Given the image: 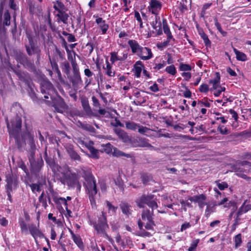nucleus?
I'll return each instance as SVG.
<instances>
[{
	"instance_id": "obj_1",
	"label": "nucleus",
	"mask_w": 251,
	"mask_h": 251,
	"mask_svg": "<svg viewBox=\"0 0 251 251\" xmlns=\"http://www.w3.org/2000/svg\"><path fill=\"white\" fill-rule=\"evenodd\" d=\"M41 91L44 95V98L51 100L52 106L58 112L62 113L66 108V105L63 99L57 95L52 84L47 80H43L41 83Z\"/></svg>"
},
{
	"instance_id": "obj_2",
	"label": "nucleus",
	"mask_w": 251,
	"mask_h": 251,
	"mask_svg": "<svg viewBox=\"0 0 251 251\" xmlns=\"http://www.w3.org/2000/svg\"><path fill=\"white\" fill-rule=\"evenodd\" d=\"M82 176L86 182L84 183L86 190L89 195V200L93 208H96V202L95 196L98 191L96 186V180L93 175L89 172H83Z\"/></svg>"
},
{
	"instance_id": "obj_3",
	"label": "nucleus",
	"mask_w": 251,
	"mask_h": 251,
	"mask_svg": "<svg viewBox=\"0 0 251 251\" xmlns=\"http://www.w3.org/2000/svg\"><path fill=\"white\" fill-rule=\"evenodd\" d=\"M45 155L46 162L50 164V167L52 171L57 175H61L60 179L64 177H68L73 174L71 173L70 168L67 166H63L60 167L57 164H55L53 161L50 162L47 159V146L46 145L45 150Z\"/></svg>"
},
{
	"instance_id": "obj_4",
	"label": "nucleus",
	"mask_w": 251,
	"mask_h": 251,
	"mask_svg": "<svg viewBox=\"0 0 251 251\" xmlns=\"http://www.w3.org/2000/svg\"><path fill=\"white\" fill-rule=\"evenodd\" d=\"M7 126L10 136H12L17 140L21 130L22 125L21 116L17 115L15 118L12 119L10 122L6 119Z\"/></svg>"
},
{
	"instance_id": "obj_5",
	"label": "nucleus",
	"mask_w": 251,
	"mask_h": 251,
	"mask_svg": "<svg viewBox=\"0 0 251 251\" xmlns=\"http://www.w3.org/2000/svg\"><path fill=\"white\" fill-rule=\"evenodd\" d=\"M90 224L93 226L98 234H103L108 228L105 214L102 212L101 215L98 219L90 221Z\"/></svg>"
},
{
	"instance_id": "obj_6",
	"label": "nucleus",
	"mask_w": 251,
	"mask_h": 251,
	"mask_svg": "<svg viewBox=\"0 0 251 251\" xmlns=\"http://www.w3.org/2000/svg\"><path fill=\"white\" fill-rule=\"evenodd\" d=\"M18 187V178L12 175H8L6 176V192L8 196V200L12 202V195Z\"/></svg>"
},
{
	"instance_id": "obj_7",
	"label": "nucleus",
	"mask_w": 251,
	"mask_h": 251,
	"mask_svg": "<svg viewBox=\"0 0 251 251\" xmlns=\"http://www.w3.org/2000/svg\"><path fill=\"white\" fill-rule=\"evenodd\" d=\"M246 173L251 172V163L248 161H243L237 164L233 168V171L237 176L248 180H251V177L243 173V170Z\"/></svg>"
},
{
	"instance_id": "obj_8",
	"label": "nucleus",
	"mask_w": 251,
	"mask_h": 251,
	"mask_svg": "<svg viewBox=\"0 0 251 251\" xmlns=\"http://www.w3.org/2000/svg\"><path fill=\"white\" fill-rule=\"evenodd\" d=\"M61 182L64 185H67L69 189L75 188L77 191L81 189V184L78 180V178L75 174H73L68 177L61 179Z\"/></svg>"
},
{
	"instance_id": "obj_9",
	"label": "nucleus",
	"mask_w": 251,
	"mask_h": 251,
	"mask_svg": "<svg viewBox=\"0 0 251 251\" xmlns=\"http://www.w3.org/2000/svg\"><path fill=\"white\" fill-rule=\"evenodd\" d=\"M153 196L152 195L147 196H143L136 201L137 205L140 207H144L145 204L148 205L152 209L157 207V204L156 201L153 200Z\"/></svg>"
},
{
	"instance_id": "obj_10",
	"label": "nucleus",
	"mask_w": 251,
	"mask_h": 251,
	"mask_svg": "<svg viewBox=\"0 0 251 251\" xmlns=\"http://www.w3.org/2000/svg\"><path fill=\"white\" fill-rule=\"evenodd\" d=\"M162 4L159 0H150L148 9L151 14L155 16V21L157 23L160 20L158 14L162 8Z\"/></svg>"
},
{
	"instance_id": "obj_11",
	"label": "nucleus",
	"mask_w": 251,
	"mask_h": 251,
	"mask_svg": "<svg viewBox=\"0 0 251 251\" xmlns=\"http://www.w3.org/2000/svg\"><path fill=\"white\" fill-rule=\"evenodd\" d=\"M216 76L215 78L210 80L209 84L212 87L211 90H215L214 95L215 97H218L220 95L222 92L225 91L226 89L224 87L220 85V76L218 73L216 74Z\"/></svg>"
},
{
	"instance_id": "obj_12",
	"label": "nucleus",
	"mask_w": 251,
	"mask_h": 251,
	"mask_svg": "<svg viewBox=\"0 0 251 251\" xmlns=\"http://www.w3.org/2000/svg\"><path fill=\"white\" fill-rule=\"evenodd\" d=\"M130 143L133 147H146L151 150L154 149V147L148 142V140L146 138L137 137L131 140Z\"/></svg>"
},
{
	"instance_id": "obj_13",
	"label": "nucleus",
	"mask_w": 251,
	"mask_h": 251,
	"mask_svg": "<svg viewBox=\"0 0 251 251\" xmlns=\"http://www.w3.org/2000/svg\"><path fill=\"white\" fill-rule=\"evenodd\" d=\"M137 55L143 60H148L153 57V54L151 49L147 47H143Z\"/></svg>"
},
{
	"instance_id": "obj_14",
	"label": "nucleus",
	"mask_w": 251,
	"mask_h": 251,
	"mask_svg": "<svg viewBox=\"0 0 251 251\" xmlns=\"http://www.w3.org/2000/svg\"><path fill=\"white\" fill-rule=\"evenodd\" d=\"M28 229L31 235L33 236L36 242H37V238H42L44 234L39 229V224L37 226L33 224H30L28 226Z\"/></svg>"
},
{
	"instance_id": "obj_15",
	"label": "nucleus",
	"mask_w": 251,
	"mask_h": 251,
	"mask_svg": "<svg viewBox=\"0 0 251 251\" xmlns=\"http://www.w3.org/2000/svg\"><path fill=\"white\" fill-rule=\"evenodd\" d=\"M206 198V197L204 195L201 194L190 197L189 198V200L192 202L198 203L200 208H202L204 205L206 204L205 203Z\"/></svg>"
},
{
	"instance_id": "obj_16",
	"label": "nucleus",
	"mask_w": 251,
	"mask_h": 251,
	"mask_svg": "<svg viewBox=\"0 0 251 251\" xmlns=\"http://www.w3.org/2000/svg\"><path fill=\"white\" fill-rule=\"evenodd\" d=\"M127 57V53L124 52L122 53V55H119L118 52L113 51L110 53V60L112 64H114L117 61H124Z\"/></svg>"
},
{
	"instance_id": "obj_17",
	"label": "nucleus",
	"mask_w": 251,
	"mask_h": 251,
	"mask_svg": "<svg viewBox=\"0 0 251 251\" xmlns=\"http://www.w3.org/2000/svg\"><path fill=\"white\" fill-rule=\"evenodd\" d=\"M128 44L131 49V52L136 55L138 54L143 47L139 45L137 41L135 40H129L128 41Z\"/></svg>"
},
{
	"instance_id": "obj_18",
	"label": "nucleus",
	"mask_w": 251,
	"mask_h": 251,
	"mask_svg": "<svg viewBox=\"0 0 251 251\" xmlns=\"http://www.w3.org/2000/svg\"><path fill=\"white\" fill-rule=\"evenodd\" d=\"M218 206H222L224 208L229 209L231 207L237 208L234 201H229L227 198H224L217 203Z\"/></svg>"
},
{
	"instance_id": "obj_19",
	"label": "nucleus",
	"mask_w": 251,
	"mask_h": 251,
	"mask_svg": "<svg viewBox=\"0 0 251 251\" xmlns=\"http://www.w3.org/2000/svg\"><path fill=\"white\" fill-rule=\"evenodd\" d=\"M66 149L69 154L71 159L78 161H81V157L78 153L74 150L73 147L71 145H66Z\"/></svg>"
},
{
	"instance_id": "obj_20",
	"label": "nucleus",
	"mask_w": 251,
	"mask_h": 251,
	"mask_svg": "<svg viewBox=\"0 0 251 251\" xmlns=\"http://www.w3.org/2000/svg\"><path fill=\"white\" fill-rule=\"evenodd\" d=\"M163 28L164 33L167 36V39L169 41L172 42L175 41V38L172 34L170 29L168 25L167 20L165 19H163Z\"/></svg>"
},
{
	"instance_id": "obj_21",
	"label": "nucleus",
	"mask_w": 251,
	"mask_h": 251,
	"mask_svg": "<svg viewBox=\"0 0 251 251\" xmlns=\"http://www.w3.org/2000/svg\"><path fill=\"white\" fill-rule=\"evenodd\" d=\"M96 23L98 25L101 31V34H106L109 28V25L106 23L105 21L103 20L101 18H98L96 20Z\"/></svg>"
},
{
	"instance_id": "obj_22",
	"label": "nucleus",
	"mask_w": 251,
	"mask_h": 251,
	"mask_svg": "<svg viewBox=\"0 0 251 251\" xmlns=\"http://www.w3.org/2000/svg\"><path fill=\"white\" fill-rule=\"evenodd\" d=\"M205 205L206 206L205 210V216L206 217H208L212 213H214L215 211L216 206H218V204L214 201L206 203Z\"/></svg>"
},
{
	"instance_id": "obj_23",
	"label": "nucleus",
	"mask_w": 251,
	"mask_h": 251,
	"mask_svg": "<svg viewBox=\"0 0 251 251\" xmlns=\"http://www.w3.org/2000/svg\"><path fill=\"white\" fill-rule=\"evenodd\" d=\"M23 137L25 139L28 140V143L30 145V149L32 152H34L36 148L34 142L33 134L30 132L28 131L23 135Z\"/></svg>"
},
{
	"instance_id": "obj_24",
	"label": "nucleus",
	"mask_w": 251,
	"mask_h": 251,
	"mask_svg": "<svg viewBox=\"0 0 251 251\" xmlns=\"http://www.w3.org/2000/svg\"><path fill=\"white\" fill-rule=\"evenodd\" d=\"M106 66L103 67V69L105 71V73L106 75L110 77H114L115 75V72L112 69V65L110 64V63L107 60H106Z\"/></svg>"
},
{
	"instance_id": "obj_25",
	"label": "nucleus",
	"mask_w": 251,
	"mask_h": 251,
	"mask_svg": "<svg viewBox=\"0 0 251 251\" xmlns=\"http://www.w3.org/2000/svg\"><path fill=\"white\" fill-rule=\"evenodd\" d=\"M30 164L31 167V172L32 173H35L36 172H38L41 169L43 164V162L42 160H41L38 162L30 161Z\"/></svg>"
},
{
	"instance_id": "obj_26",
	"label": "nucleus",
	"mask_w": 251,
	"mask_h": 251,
	"mask_svg": "<svg viewBox=\"0 0 251 251\" xmlns=\"http://www.w3.org/2000/svg\"><path fill=\"white\" fill-rule=\"evenodd\" d=\"M143 63L141 61H137L134 65L133 72L136 77H139L142 70Z\"/></svg>"
},
{
	"instance_id": "obj_27",
	"label": "nucleus",
	"mask_w": 251,
	"mask_h": 251,
	"mask_svg": "<svg viewBox=\"0 0 251 251\" xmlns=\"http://www.w3.org/2000/svg\"><path fill=\"white\" fill-rule=\"evenodd\" d=\"M130 207L131 206L126 202H121L120 204V208L123 213L127 216H129L131 213Z\"/></svg>"
},
{
	"instance_id": "obj_28",
	"label": "nucleus",
	"mask_w": 251,
	"mask_h": 251,
	"mask_svg": "<svg viewBox=\"0 0 251 251\" xmlns=\"http://www.w3.org/2000/svg\"><path fill=\"white\" fill-rule=\"evenodd\" d=\"M30 43V47H26V50L29 55H31L34 53H38L40 51L39 49L37 47H36L31 41V39H29Z\"/></svg>"
},
{
	"instance_id": "obj_29",
	"label": "nucleus",
	"mask_w": 251,
	"mask_h": 251,
	"mask_svg": "<svg viewBox=\"0 0 251 251\" xmlns=\"http://www.w3.org/2000/svg\"><path fill=\"white\" fill-rule=\"evenodd\" d=\"M57 20L58 22H62L64 24H67L69 16L65 10L58 12L56 15Z\"/></svg>"
},
{
	"instance_id": "obj_30",
	"label": "nucleus",
	"mask_w": 251,
	"mask_h": 251,
	"mask_svg": "<svg viewBox=\"0 0 251 251\" xmlns=\"http://www.w3.org/2000/svg\"><path fill=\"white\" fill-rule=\"evenodd\" d=\"M69 231L72 235V237L74 242L77 245V246L80 249L83 248V243L80 236L78 235H75L73 232V231L71 229H69Z\"/></svg>"
},
{
	"instance_id": "obj_31",
	"label": "nucleus",
	"mask_w": 251,
	"mask_h": 251,
	"mask_svg": "<svg viewBox=\"0 0 251 251\" xmlns=\"http://www.w3.org/2000/svg\"><path fill=\"white\" fill-rule=\"evenodd\" d=\"M233 51L236 54L237 60L242 61H245L247 60V55L243 52L239 51L235 48H233Z\"/></svg>"
},
{
	"instance_id": "obj_32",
	"label": "nucleus",
	"mask_w": 251,
	"mask_h": 251,
	"mask_svg": "<svg viewBox=\"0 0 251 251\" xmlns=\"http://www.w3.org/2000/svg\"><path fill=\"white\" fill-rule=\"evenodd\" d=\"M117 134L119 137L124 142L127 143L128 142H130L131 140L129 139L128 136L127 134L124 132L123 130H120L117 131Z\"/></svg>"
},
{
	"instance_id": "obj_33",
	"label": "nucleus",
	"mask_w": 251,
	"mask_h": 251,
	"mask_svg": "<svg viewBox=\"0 0 251 251\" xmlns=\"http://www.w3.org/2000/svg\"><path fill=\"white\" fill-rule=\"evenodd\" d=\"M112 153L113 156L116 157L125 156L127 158L130 157V155L129 154L125 153L115 148L113 149Z\"/></svg>"
},
{
	"instance_id": "obj_34",
	"label": "nucleus",
	"mask_w": 251,
	"mask_h": 251,
	"mask_svg": "<svg viewBox=\"0 0 251 251\" xmlns=\"http://www.w3.org/2000/svg\"><path fill=\"white\" fill-rule=\"evenodd\" d=\"M53 8L58 13L65 10V9L64 5L58 0L53 2Z\"/></svg>"
},
{
	"instance_id": "obj_35",
	"label": "nucleus",
	"mask_w": 251,
	"mask_h": 251,
	"mask_svg": "<svg viewBox=\"0 0 251 251\" xmlns=\"http://www.w3.org/2000/svg\"><path fill=\"white\" fill-rule=\"evenodd\" d=\"M142 219L143 221L150 222L151 221V213L149 210H144L142 214Z\"/></svg>"
},
{
	"instance_id": "obj_36",
	"label": "nucleus",
	"mask_w": 251,
	"mask_h": 251,
	"mask_svg": "<svg viewBox=\"0 0 251 251\" xmlns=\"http://www.w3.org/2000/svg\"><path fill=\"white\" fill-rule=\"evenodd\" d=\"M143 95L144 93H142V95L135 99L134 102L136 105H141L146 102L147 100L146 97Z\"/></svg>"
},
{
	"instance_id": "obj_37",
	"label": "nucleus",
	"mask_w": 251,
	"mask_h": 251,
	"mask_svg": "<svg viewBox=\"0 0 251 251\" xmlns=\"http://www.w3.org/2000/svg\"><path fill=\"white\" fill-rule=\"evenodd\" d=\"M249 210V208L248 205H246L245 203L242 204L238 210L237 213V219L243 213L247 212Z\"/></svg>"
},
{
	"instance_id": "obj_38",
	"label": "nucleus",
	"mask_w": 251,
	"mask_h": 251,
	"mask_svg": "<svg viewBox=\"0 0 251 251\" xmlns=\"http://www.w3.org/2000/svg\"><path fill=\"white\" fill-rule=\"evenodd\" d=\"M172 42L166 40L164 42H159L157 43L156 47L160 50H163L166 47L171 44Z\"/></svg>"
},
{
	"instance_id": "obj_39",
	"label": "nucleus",
	"mask_w": 251,
	"mask_h": 251,
	"mask_svg": "<svg viewBox=\"0 0 251 251\" xmlns=\"http://www.w3.org/2000/svg\"><path fill=\"white\" fill-rule=\"evenodd\" d=\"M16 60L18 63H20L21 64L25 66L27 63V59L25 55L23 54H20L17 55Z\"/></svg>"
},
{
	"instance_id": "obj_40",
	"label": "nucleus",
	"mask_w": 251,
	"mask_h": 251,
	"mask_svg": "<svg viewBox=\"0 0 251 251\" xmlns=\"http://www.w3.org/2000/svg\"><path fill=\"white\" fill-rule=\"evenodd\" d=\"M16 60L18 63H20L21 64L25 66L27 63V59L25 55L23 54H20L17 55Z\"/></svg>"
},
{
	"instance_id": "obj_41",
	"label": "nucleus",
	"mask_w": 251,
	"mask_h": 251,
	"mask_svg": "<svg viewBox=\"0 0 251 251\" xmlns=\"http://www.w3.org/2000/svg\"><path fill=\"white\" fill-rule=\"evenodd\" d=\"M234 241L235 248H238L241 246L242 243L241 234H238L236 235L234 238Z\"/></svg>"
},
{
	"instance_id": "obj_42",
	"label": "nucleus",
	"mask_w": 251,
	"mask_h": 251,
	"mask_svg": "<svg viewBox=\"0 0 251 251\" xmlns=\"http://www.w3.org/2000/svg\"><path fill=\"white\" fill-rule=\"evenodd\" d=\"M165 71L172 75H175L176 73V68L173 64L167 66L165 69Z\"/></svg>"
},
{
	"instance_id": "obj_43",
	"label": "nucleus",
	"mask_w": 251,
	"mask_h": 251,
	"mask_svg": "<svg viewBox=\"0 0 251 251\" xmlns=\"http://www.w3.org/2000/svg\"><path fill=\"white\" fill-rule=\"evenodd\" d=\"M145 222H146V225L145 227L147 229H150L152 227V225L151 224V221L150 222H148L147 221L142 222L140 220L138 221V226L140 229H142L143 225L145 224Z\"/></svg>"
},
{
	"instance_id": "obj_44",
	"label": "nucleus",
	"mask_w": 251,
	"mask_h": 251,
	"mask_svg": "<svg viewBox=\"0 0 251 251\" xmlns=\"http://www.w3.org/2000/svg\"><path fill=\"white\" fill-rule=\"evenodd\" d=\"M106 206L108 208V212L110 213L111 215H113L115 213L117 209V207L114 206L108 201H106Z\"/></svg>"
},
{
	"instance_id": "obj_45",
	"label": "nucleus",
	"mask_w": 251,
	"mask_h": 251,
	"mask_svg": "<svg viewBox=\"0 0 251 251\" xmlns=\"http://www.w3.org/2000/svg\"><path fill=\"white\" fill-rule=\"evenodd\" d=\"M10 24V15L8 11H6L3 15V25H9Z\"/></svg>"
},
{
	"instance_id": "obj_46",
	"label": "nucleus",
	"mask_w": 251,
	"mask_h": 251,
	"mask_svg": "<svg viewBox=\"0 0 251 251\" xmlns=\"http://www.w3.org/2000/svg\"><path fill=\"white\" fill-rule=\"evenodd\" d=\"M192 67L187 64L180 63L179 69L180 71L185 72L189 71L192 70Z\"/></svg>"
},
{
	"instance_id": "obj_47",
	"label": "nucleus",
	"mask_w": 251,
	"mask_h": 251,
	"mask_svg": "<svg viewBox=\"0 0 251 251\" xmlns=\"http://www.w3.org/2000/svg\"><path fill=\"white\" fill-rule=\"evenodd\" d=\"M55 202L56 203H60L66 206V209L68 210L67 202L66 201L65 198L62 197L57 198L55 200Z\"/></svg>"
},
{
	"instance_id": "obj_48",
	"label": "nucleus",
	"mask_w": 251,
	"mask_h": 251,
	"mask_svg": "<svg viewBox=\"0 0 251 251\" xmlns=\"http://www.w3.org/2000/svg\"><path fill=\"white\" fill-rule=\"evenodd\" d=\"M126 126L127 128L133 130H135L138 127V125L133 122H127L126 123Z\"/></svg>"
},
{
	"instance_id": "obj_49",
	"label": "nucleus",
	"mask_w": 251,
	"mask_h": 251,
	"mask_svg": "<svg viewBox=\"0 0 251 251\" xmlns=\"http://www.w3.org/2000/svg\"><path fill=\"white\" fill-rule=\"evenodd\" d=\"M200 241L199 239L195 240L192 241L190 247L189 248L188 251H195L196 249L198 246V244Z\"/></svg>"
},
{
	"instance_id": "obj_50",
	"label": "nucleus",
	"mask_w": 251,
	"mask_h": 251,
	"mask_svg": "<svg viewBox=\"0 0 251 251\" xmlns=\"http://www.w3.org/2000/svg\"><path fill=\"white\" fill-rule=\"evenodd\" d=\"M90 156L93 158H99V151L95 149L94 148L91 149L90 151Z\"/></svg>"
},
{
	"instance_id": "obj_51",
	"label": "nucleus",
	"mask_w": 251,
	"mask_h": 251,
	"mask_svg": "<svg viewBox=\"0 0 251 251\" xmlns=\"http://www.w3.org/2000/svg\"><path fill=\"white\" fill-rule=\"evenodd\" d=\"M215 25L217 29L218 30V31L223 35L225 36L226 34V32L224 31L220 25V24L219 23L217 19H215Z\"/></svg>"
},
{
	"instance_id": "obj_52",
	"label": "nucleus",
	"mask_w": 251,
	"mask_h": 251,
	"mask_svg": "<svg viewBox=\"0 0 251 251\" xmlns=\"http://www.w3.org/2000/svg\"><path fill=\"white\" fill-rule=\"evenodd\" d=\"M30 187L33 193L41 191L40 185L39 184L33 183L30 185Z\"/></svg>"
},
{
	"instance_id": "obj_53",
	"label": "nucleus",
	"mask_w": 251,
	"mask_h": 251,
	"mask_svg": "<svg viewBox=\"0 0 251 251\" xmlns=\"http://www.w3.org/2000/svg\"><path fill=\"white\" fill-rule=\"evenodd\" d=\"M199 90L201 93H206L209 90V86L207 84L203 83L201 85Z\"/></svg>"
},
{
	"instance_id": "obj_54",
	"label": "nucleus",
	"mask_w": 251,
	"mask_h": 251,
	"mask_svg": "<svg viewBox=\"0 0 251 251\" xmlns=\"http://www.w3.org/2000/svg\"><path fill=\"white\" fill-rule=\"evenodd\" d=\"M134 17L136 19L138 22L139 23L140 27L141 28L143 27L142 20V19L141 18L139 13L137 11H135V13H134Z\"/></svg>"
},
{
	"instance_id": "obj_55",
	"label": "nucleus",
	"mask_w": 251,
	"mask_h": 251,
	"mask_svg": "<svg viewBox=\"0 0 251 251\" xmlns=\"http://www.w3.org/2000/svg\"><path fill=\"white\" fill-rule=\"evenodd\" d=\"M159 21L160 20H158L157 23H156V21L155 20V21L152 22L151 23V25L154 29H156L158 26L159 27V30H160V32H158V34H159L161 33V30H160L161 23Z\"/></svg>"
},
{
	"instance_id": "obj_56",
	"label": "nucleus",
	"mask_w": 251,
	"mask_h": 251,
	"mask_svg": "<svg viewBox=\"0 0 251 251\" xmlns=\"http://www.w3.org/2000/svg\"><path fill=\"white\" fill-rule=\"evenodd\" d=\"M198 106L200 107H202L203 106L206 107H209L210 106V104L207 101H199L198 102Z\"/></svg>"
},
{
	"instance_id": "obj_57",
	"label": "nucleus",
	"mask_w": 251,
	"mask_h": 251,
	"mask_svg": "<svg viewBox=\"0 0 251 251\" xmlns=\"http://www.w3.org/2000/svg\"><path fill=\"white\" fill-rule=\"evenodd\" d=\"M82 82L80 76L79 74V73L76 72L75 73V76H74V80H73V82L79 83H81Z\"/></svg>"
},
{
	"instance_id": "obj_58",
	"label": "nucleus",
	"mask_w": 251,
	"mask_h": 251,
	"mask_svg": "<svg viewBox=\"0 0 251 251\" xmlns=\"http://www.w3.org/2000/svg\"><path fill=\"white\" fill-rule=\"evenodd\" d=\"M166 65V62L165 61L163 60L161 62L159 63L156 64L155 65L154 68L155 70H159L163 68V67H164Z\"/></svg>"
},
{
	"instance_id": "obj_59",
	"label": "nucleus",
	"mask_w": 251,
	"mask_h": 251,
	"mask_svg": "<svg viewBox=\"0 0 251 251\" xmlns=\"http://www.w3.org/2000/svg\"><path fill=\"white\" fill-rule=\"evenodd\" d=\"M218 130L220 132L224 135L227 134L228 133L227 129L224 126L220 125L218 127Z\"/></svg>"
},
{
	"instance_id": "obj_60",
	"label": "nucleus",
	"mask_w": 251,
	"mask_h": 251,
	"mask_svg": "<svg viewBox=\"0 0 251 251\" xmlns=\"http://www.w3.org/2000/svg\"><path fill=\"white\" fill-rule=\"evenodd\" d=\"M115 183L116 185L118 186L119 187H121L123 185V181L120 176H118L115 179Z\"/></svg>"
},
{
	"instance_id": "obj_61",
	"label": "nucleus",
	"mask_w": 251,
	"mask_h": 251,
	"mask_svg": "<svg viewBox=\"0 0 251 251\" xmlns=\"http://www.w3.org/2000/svg\"><path fill=\"white\" fill-rule=\"evenodd\" d=\"M217 186L219 189L221 190H223L225 188H226L228 187V184L225 182H222L221 183L218 182L217 183Z\"/></svg>"
},
{
	"instance_id": "obj_62",
	"label": "nucleus",
	"mask_w": 251,
	"mask_h": 251,
	"mask_svg": "<svg viewBox=\"0 0 251 251\" xmlns=\"http://www.w3.org/2000/svg\"><path fill=\"white\" fill-rule=\"evenodd\" d=\"M195 129L196 131H198V133L200 134V132H202L205 131V128L203 125H200L196 126Z\"/></svg>"
},
{
	"instance_id": "obj_63",
	"label": "nucleus",
	"mask_w": 251,
	"mask_h": 251,
	"mask_svg": "<svg viewBox=\"0 0 251 251\" xmlns=\"http://www.w3.org/2000/svg\"><path fill=\"white\" fill-rule=\"evenodd\" d=\"M104 150L107 153L112 152V146L110 143L106 144L104 146Z\"/></svg>"
},
{
	"instance_id": "obj_64",
	"label": "nucleus",
	"mask_w": 251,
	"mask_h": 251,
	"mask_svg": "<svg viewBox=\"0 0 251 251\" xmlns=\"http://www.w3.org/2000/svg\"><path fill=\"white\" fill-rule=\"evenodd\" d=\"M8 224V221L4 217L0 218V225L3 226H6Z\"/></svg>"
}]
</instances>
